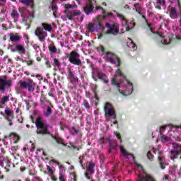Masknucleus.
Here are the masks:
<instances>
[{
	"instance_id": "774afa93",
	"label": "nucleus",
	"mask_w": 181,
	"mask_h": 181,
	"mask_svg": "<svg viewBox=\"0 0 181 181\" xmlns=\"http://www.w3.org/2000/svg\"><path fill=\"white\" fill-rule=\"evenodd\" d=\"M54 83L57 84V78L56 77L54 78Z\"/></svg>"
},
{
	"instance_id": "423d86ee",
	"label": "nucleus",
	"mask_w": 181,
	"mask_h": 181,
	"mask_svg": "<svg viewBox=\"0 0 181 181\" xmlns=\"http://www.w3.org/2000/svg\"><path fill=\"white\" fill-rule=\"evenodd\" d=\"M170 144L172 145V147L175 150H171L170 151V156L171 159H177L179 158V155H180V151H181V145L173 141L176 140L170 139H169Z\"/></svg>"
},
{
	"instance_id": "6ab92c4d",
	"label": "nucleus",
	"mask_w": 181,
	"mask_h": 181,
	"mask_svg": "<svg viewBox=\"0 0 181 181\" xmlns=\"http://www.w3.org/2000/svg\"><path fill=\"white\" fill-rule=\"evenodd\" d=\"M109 146L108 153H114V151L117 146V142L115 141H109Z\"/></svg>"
},
{
	"instance_id": "412c9836",
	"label": "nucleus",
	"mask_w": 181,
	"mask_h": 181,
	"mask_svg": "<svg viewBox=\"0 0 181 181\" xmlns=\"http://www.w3.org/2000/svg\"><path fill=\"white\" fill-rule=\"evenodd\" d=\"M4 112L6 114V119L11 122V121H12V118H13V115L12 114V112L9 109H5Z\"/></svg>"
},
{
	"instance_id": "c756f323",
	"label": "nucleus",
	"mask_w": 181,
	"mask_h": 181,
	"mask_svg": "<svg viewBox=\"0 0 181 181\" xmlns=\"http://www.w3.org/2000/svg\"><path fill=\"white\" fill-rule=\"evenodd\" d=\"M78 132H80V129L76 127H72V131L69 132L71 135H76V134H78Z\"/></svg>"
},
{
	"instance_id": "052dcab7",
	"label": "nucleus",
	"mask_w": 181,
	"mask_h": 181,
	"mask_svg": "<svg viewBox=\"0 0 181 181\" xmlns=\"http://www.w3.org/2000/svg\"><path fill=\"white\" fill-rule=\"evenodd\" d=\"M85 177H86V179L90 180V176H88V174L87 173H85Z\"/></svg>"
},
{
	"instance_id": "dca6fc26",
	"label": "nucleus",
	"mask_w": 181,
	"mask_h": 181,
	"mask_svg": "<svg viewBox=\"0 0 181 181\" xmlns=\"http://www.w3.org/2000/svg\"><path fill=\"white\" fill-rule=\"evenodd\" d=\"M8 36L11 42H12L13 43H16V42H19V40H21V39H22V36H21V34H19V33H11L8 34Z\"/></svg>"
},
{
	"instance_id": "338daca9",
	"label": "nucleus",
	"mask_w": 181,
	"mask_h": 181,
	"mask_svg": "<svg viewBox=\"0 0 181 181\" xmlns=\"http://www.w3.org/2000/svg\"><path fill=\"white\" fill-rule=\"evenodd\" d=\"M93 28V24H88V29H91Z\"/></svg>"
},
{
	"instance_id": "5fc2aeb1",
	"label": "nucleus",
	"mask_w": 181,
	"mask_h": 181,
	"mask_svg": "<svg viewBox=\"0 0 181 181\" xmlns=\"http://www.w3.org/2000/svg\"><path fill=\"white\" fill-rule=\"evenodd\" d=\"M97 11H98V9H102L103 10V13H105V10H104V8H103V7L99 6L96 8Z\"/></svg>"
},
{
	"instance_id": "4d7b16f0",
	"label": "nucleus",
	"mask_w": 181,
	"mask_h": 181,
	"mask_svg": "<svg viewBox=\"0 0 181 181\" xmlns=\"http://www.w3.org/2000/svg\"><path fill=\"white\" fill-rule=\"evenodd\" d=\"M33 180V181H42V180L39 177H35V180Z\"/></svg>"
},
{
	"instance_id": "4468645a",
	"label": "nucleus",
	"mask_w": 181,
	"mask_h": 181,
	"mask_svg": "<svg viewBox=\"0 0 181 181\" xmlns=\"http://www.w3.org/2000/svg\"><path fill=\"white\" fill-rule=\"evenodd\" d=\"M83 12L86 15H90L94 12V5L93 1H88L86 5L83 7Z\"/></svg>"
},
{
	"instance_id": "680f3d73",
	"label": "nucleus",
	"mask_w": 181,
	"mask_h": 181,
	"mask_svg": "<svg viewBox=\"0 0 181 181\" xmlns=\"http://www.w3.org/2000/svg\"><path fill=\"white\" fill-rule=\"evenodd\" d=\"M61 1H66V0H61ZM59 1V0H52V4H57V2Z\"/></svg>"
},
{
	"instance_id": "09e8293b",
	"label": "nucleus",
	"mask_w": 181,
	"mask_h": 181,
	"mask_svg": "<svg viewBox=\"0 0 181 181\" xmlns=\"http://www.w3.org/2000/svg\"><path fill=\"white\" fill-rule=\"evenodd\" d=\"M18 149H19V147L14 146H11V151L13 152H16V151H18Z\"/></svg>"
},
{
	"instance_id": "20e7f679",
	"label": "nucleus",
	"mask_w": 181,
	"mask_h": 181,
	"mask_svg": "<svg viewBox=\"0 0 181 181\" xmlns=\"http://www.w3.org/2000/svg\"><path fill=\"white\" fill-rule=\"evenodd\" d=\"M148 28H149L150 30L153 32V33H156L158 36V40H160L162 45H170V43L176 42V40H179L180 39L179 36L176 35L175 37L173 35L165 36L163 34L159 32H153L152 31V25L151 24L147 23Z\"/></svg>"
},
{
	"instance_id": "e2e57ef3",
	"label": "nucleus",
	"mask_w": 181,
	"mask_h": 181,
	"mask_svg": "<svg viewBox=\"0 0 181 181\" xmlns=\"http://www.w3.org/2000/svg\"><path fill=\"white\" fill-rule=\"evenodd\" d=\"M130 43L132 44L133 46H136V45L135 44V42H134V41H132V40L129 39Z\"/></svg>"
},
{
	"instance_id": "58836bf2",
	"label": "nucleus",
	"mask_w": 181,
	"mask_h": 181,
	"mask_svg": "<svg viewBox=\"0 0 181 181\" xmlns=\"http://www.w3.org/2000/svg\"><path fill=\"white\" fill-rule=\"evenodd\" d=\"M49 49L52 53H56V52H57V48L54 46H49Z\"/></svg>"
},
{
	"instance_id": "aec40b11",
	"label": "nucleus",
	"mask_w": 181,
	"mask_h": 181,
	"mask_svg": "<svg viewBox=\"0 0 181 181\" xmlns=\"http://www.w3.org/2000/svg\"><path fill=\"white\" fill-rule=\"evenodd\" d=\"M97 76L100 80H102V81L105 83V84L108 83V78L105 74L103 72H97Z\"/></svg>"
},
{
	"instance_id": "bb28decb",
	"label": "nucleus",
	"mask_w": 181,
	"mask_h": 181,
	"mask_svg": "<svg viewBox=\"0 0 181 181\" xmlns=\"http://www.w3.org/2000/svg\"><path fill=\"white\" fill-rule=\"evenodd\" d=\"M51 136L54 139V141H56V142H57V144H63V139L57 136H54V134H51Z\"/></svg>"
},
{
	"instance_id": "c03bdc74",
	"label": "nucleus",
	"mask_w": 181,
	"mask_h": 181,
	"mask_svg": "<svg viewBox=\"0 0 181 181\" xmlns=\"http://www.w3.org/2000/svg\"><path fill=\"white\" fill-rule=\"evenodd\" d=\"M83 159H84V156L79 157V163L81 164V168H83V169H84V166L83 165Z\"/></svg>"
},
{
	"instance_id": "2f4dec72",
	"label": "nucleus",
	"mask_w": 181,
	"mask_h": 181,
	"mask_svg": "<svg viewBox=\"0 0 181 181\" xmlns=\"http://www.w3.org/2000/svg\"><path fill=\"white\" fill-rule=\"evenodd\" d=\"M72 13V15L74 16H80L81 15V11L80 10H74L71 11Z\"/></svg>"
},
{
	"instance_id": "a18cd8bd",
	"label": "nucleus",
	"mask_w": 181,
	"mask_h": 181,
	"mask_svg": "<svg viewBox=\"0 0 181 181\" xmlns=\"http://www.w3.org/2000/svg\"><path fill=\"white\" fill-rule=\"evenodd\" d=\"M24 39H25V43H27V46H29V36L27 34L24 35Z\"/></svg>"
},
{
	"instance_id": "39448f33",
	"label": "nucleus",
	"mask_w": 181,
	"mask_h": 181,
	"mask_svg": "<svg viewBox=\"0 0 181 181\" xmlns=\"http://www.w3.org/2000/svg\"><path fill=\"white\" fill-rule=\"evenodd\" d=\"M104 111L106 119H117V113L115 112V109L114 106L110 103H106L104 105Z\"/></svg>"
},
{
	"instance_id": "0eeeda50",
	"label": "nucleus",
	"mask_w": 181,
	"mask_h": 181,
	"mask_svg": "<svg viewBox=\"0 0 181 181\" xmlns=\"http://www.w3.org/2000/svg\"><path fill=\"white\" fill-rule=\"evenodd\" d=\"M37 127V134L45 135L47 134L48 135H52L50 132H49V124L45 123L43 121H41L40 119H37L36 122Z\"/></svg>"
},
{
	"instance_id": "ea45409f",
	"label": "nucleus",
	"mask_w": 181,
	"mask_h": 181,
	"mask_svg": "<svg viewBox=\"0 0 181 181\" xmlns=\"http://www.w3.org/2000/svg\"><path fill=\"white\" fill-rule=\"evenodd\" d=\"M47 170L49 172V175H53L54 171L53 169L52 168V167L47 165Z\"/></svg>"
},
{
	"instance_id": "8fccbe9b",
	"label": "nucleus",
	"mask_w": 181,
	"mask_h": 181,
	"mask_svg": "<svg viewBox=\"0 0 181 181\" xmlns=\"http://www.w3.org/2000/svg\"><path fill=\"white\" fill-rule=\"evenodd\" d=\"M98 26H99V28H101V29L104 30L105 28L104 25H103V23H101V21H98Z\"/></svg>"
},
{
	"instance_id": "ddd939ff",
	"label": "nucleus",
	"mask_w": 181,
	"mask_h": 181,
	"mask_svg": "<svg viewBox=\"0 0 181 181\" xmlns=\"http://www.w3.org/2000/svg\"><path fill=\"white\" fill-rule=\"evenodd\" d=\"M8 49L12 52H17L18 54H25L26 53V49L23 46H8Z\"/></svg>"
},
{
	"instance_id": "b1692460",
	"label": "nucleus",
	"mask_w": 181,
	"mask_h": 181,
	"mask_svg": "<svg viewBox=\"0 0 181 181\" xmlns=\"http://www.w3.org/2000/svg\"><path fill=\"white\" fill-rule=\"evenodd\" d=\"M95 167V164H94L93 163H90L87 168V171L90 174L94 173Z\"/></svg>"
},
{
	"instance_id": "0e129e2a",
	"label": "nucleus",
	"mask_w": 181,
	"mask_h": 181,
	"mask_svg": "<svg viewBox=\"0 0 181 181\" xmlns=\"http://www.w3.org/2000/svg\"><path fill=\"white\" fill-rule=\"evenodd\" d=\"M16 112V114H21V110H19V108H17Z\"/></svg>"
},
{
	"instance_id": "79ce46f5",
	"label": "nucleus",
	"mask_w": 181,
	"mask_h": 181,
	"mask_svg": "<svg viewBox=\"0 0 181 181\" xmlns=\"http://www.w3.org/2000/svg\"><path fill=\"white\" fill-rule=\"evenodd\" d=\"M59 181H66V176H64V174L59 175Z\"/></svg>"
},
{
	"instance_id": "72a5a7b5",
	"label": "nucleus",
	"mask_w": 181,
	"mask_h": 181,
	"mask_svg": "<svg viewBox=\"0 0 181 181\" xmlns=\"http://www.w3.org/2000/svg\"><path fill=\"white\" fill-rule=\"evenodd\" d=\"M83 104L84 107H85L87 110H90V103H88V102L87 101V100H84Z\"/></svg>"
},
{
	"instance_id": "c9c22d12",
	"label": "nucleus",
	"mask_w": 181,
	"mask_h": 181,
	"mask_svg": "<svg viewBox=\"0 0 181 181\" xmlns=\"http://www.w3.org/2000/svg\"><path fill=\"white\" fill-rule=\"evenodd\" d=\"M134 8H136V12H138L139 14H141V7L139 6V3L134 4Z\"/></svg>"
},
{
	"instance_id": "393cba45",
	"label": "nucleus",
	"mask_w": 181,
	"mask_h": 181,
	"mask_svg": "<svg viewBox=\"0 0 181 181\" xmlns=\"http://www.w3.org/2000/svg\"><path fill=\"white\" fill-rule=\"evenodd\" d=\"M8 101H9V95L3 96L0 99V104L1 105H4L6 104V103H8Z\"/></svg>"
},
{
	"instance_id": "f704fd0d",
	"label": "nucleus",
	"mask_w": 181,
	"mask_h": 181,
	"mask_svg": "<svg viewBox=\"0 0 181 181\" xmlns=\"http://www.w3.org/2000/svg\"><path fill=\"white\" fill-rule=\"evenodd\" d=\"M54 66L58 69H60V62H59L56 58H54Z\"/></svg>"
},
{
	"instance_id": "f257e3e1",
	"label": "nucleus",
	"mask_w": 181,
	"mask_h": 181,
	"mask_svg": "<svg viewBox=\"0 0 181 181\" xmlns=\"http://www.w3.org/2000/svg\"><path fill=\"white\" fill-rule=\"evenodd\" d=\"M112 84L119 88V91L122 95H131L132 91H134L132 83L127 80V78L119 69L115 71V76L112 79Z\"/></svg>"
},
{
	"instance_id": "603ef678",
	"label": "nucleus",
	"mask_w": 181,
	"mask_h": 181,
	"mask_svg": "<svg viewBox=\"0 0 181 181\" xmlns=\"http://www.w3.org/2000/svg\"><path fill=\"white\" fill-rule=\"evenodd\" d=\"M132 25H133V27H131V28L127 27V28H126L127 31L128 30H131V29H132V28H135V23H132Z\"/></svg>"
},
{
	"instance_id": "864d4df0",
	"label": "nucleus",
	"mask_w": 181,
	"mask_h": 181,
	"mask_svg": "<svg viewBox=\"0 0 181 181\" xmlns=\"http://www.w3.org/2000/svg\"><path fill=\"white\" fill-rule=\"evenodd\" d=\"M65 8L66 9H70V8H72L71 4H66L65 5Z\"/></svg>"
},
{
	"instance_id": "c85d7f7f",
	"label": "nucleus",
	"mask_w": 181,
	"mask_h": 181,
	"mask_svg": "<svg viewBox=\"0 0 181 181\" xmlns=\"http://www.w3.org/2000/svg\"><path fill=\"white\" fill-rule=\"evenodd\" d=\"M9 138H14L13 144H17L18 141H19V137L16 134H11Z\"/></svg>"
},
{
	"instance_id": "6e6d98bb",
	"label": "nucleus",
	"mask_w": 181,
	"mask_h": 181,
	"mask_svg": "<svg viewBox=\"0 0 181 181\" xmlns=\"http://www.w3.org/2000/svg\"><path fill=\"white\" fill-rule=\"evenodd\" d=\"M48 95H49V97H54V95L53 94V93L52 91H49L48 93Z\"/></svg>"
},
{
	"instance_id": "7c9ffc66",
	"label": "nucleus",
	"mask_w": 181,
	"mask_h": 181,
	"mask_svg": "<svg viewBox=\"0 0 181 181\" xmlns=\"http://www.w3.org/2000/svg\"><path fill=\"white\" fill-rule=\"evenodd\" d=\"M97 50L100 53V54H104L105 53V49L103 46L98 47Z\"/></svg>"
},
{
	"instance_id": "69168bd1",
	"label": "nucleus",
	"mask_w": 181,
	"mask_h": 181,
	"mask_svg": "<svg viewBox=\"0 0 181 181\" xmlns=\"http://www.w3.org/2000/svg\"><path fill=\"white\" fill-rule=\"evenodd\" d=\"M25 170H26L25 167L21 168V172H25Z\"/></svg>"
},
{
	"instance_id": "a878e982",
	"label": "nucleus",
	"mask_w": 181,
	"mask_h": 181,
	"mask_svg": "<svg viewBox=\"0 0 181 181\" xmlns=\"http://www.w3.org/2000/svg\"><path fill=\"white\" fill-rule=\"evenodd\" d=\"M53 12V15L56 18L57 15V11L59 9V7H57V6H56V4H53V1H52V6H51Z\"/></svg>"
},
{
	"instance_id": "4be33fe9",
	"label": "nucleus",
	"mask_w": 181,
	"mask_h": 181,
	"mask_svg": "<svg viewBox=\"0 0 181 181\" xmlns=\"http://www.w3.org/2000/svg\"><path fill=\"white\" fill-rule=\"evenodd\" d=\"M170 17L171 19H177V11L176 10V8H171L170 11Z\"/></svg>"
},
{
	"instance_id": "a19ab883",
	"label": "nucleus",
	"mask_w": 181,
	"mask_h": 181,
	"mask_svg": "<svg viewBox=\"0 0 181 181\" xmlns=\"http://www.w3.org/2000/svg\"><path fill=\"white\" fill-rule=\"evenodd\" d=\"M66 18L69 19V21H73V18H74V16H73V13H67L66 14Z\"/></svg>"
},
{
	"instance_id": "3c124183",
	"label": "nucleus",
	"mask_w": 181,
	"mask_h": 181,
	"mask_svg": "<svg viewBox=\"0 0 181 181\" xmlns=\"http://www.w3.org/2000/svg\"><path fill=\"white\" fill-rule=\"evenodd\" d=\"M16 60L17 62H23V59H22L21 57H17L16 58Z\"/></svg>"
},
{
	"instance_id": "f3484780",
	"label": "nucleus",
	"mask_w": 181,
	"mask_h": 181,
	"mask_svg": "<svg viewBox=\"0 0 181 181\" xmlns=\"http://www.w3.org/2000/svg\"><path fill=\"white\" fill-rule=\"evenodd\" d=\"M21 4L30 6L32 11H35V0H20Z\"/></svg>"
},
{
	"instance_id": "e433bc0d",
	"label": "nucleus",
	"mask_w": 181,
	"mask_h": 181,
	"mask_svg": "<svg viewBox=\"0 0 181 181\" xmlns=\"http://www.w3.org/2000/svg\"><path fill=\"white\" fill-rule=\"evenodd\" d=\"M91 89L93 91L95 94V97H97V85H92L91 86Z\"/></svg>"
},
{
	"instance_id": "9b49d317",
	"label": "nucleus",
	"mask_w": 181,
	"mask_h": 181,
	"mask_svg": "<svg viewBox=\"0 0 181 181\" xmlns=\"http://www.w3.org/2000/svg\"><path fill=\"white\" fill-rule=\"evenodd\" d=\"M106 28L107 30L106 31V35H113L116 36L119 33V28L115 24H110V23H106Z\"/></svg>"
},
{
	"instance_id": "a211bd4d",
	"label": "nucleus",
	"mask_w": 181,
	"mask_h": 181,
	"mask_svg": "<svg viewBox=\"0 0 181 181\" xmlns=\"http://www.w3.org/2000/svg\"><path fill=\"white\" fill-rule=\"evenodd\" d=\"M46 103L48 105H47V109L44 111V115L47 117L52 115V108H53V106L52 105V103H50V102L46 101Z\"/></svg>"
},
{
	"instance_id": "5701e85b",
	"label": "nucleus",
	"mask_w": 181,
	"mask_h": 181,
	"mask_svg": "<svg viewBox=\"0 0 181 181\" xmlns=\"http://www.w3.org/2000/svg\"><path fill=\"white\" fill-rule=\"evenodd\" d=\"M50 162H52L53 163H57V165L58 166H59V175H64V166L60 165V163H59V161L56 160H51Z\"/></svg>"
},
{
	"instance_id": "4c0bfd02",
	"label": "nucleus",
	"mask_w": 181,
	"mask_h": 181,
	"mask_svg": "<svg viewBox=\"0 0 181 181\" xmlns=\"http://www.w3.org/2000/svg\"><path fill=\"white\" fill-rule=\"evenodd\" d=\"M114 135H115V136L117 138V139H119V141L121 144V142H122V140L121 139V134L117 132H115Z\"/></svg>"
},
{
	"instance_id": "f8f14e48",
	"label": "nucleus",
	"mask_w": 181,
	"mask_h": 181,
	"mask_svg": "<svg viewBox=\"0 0 181 181\" xmlns=\"http://www.w3.org/2000/svg\"><path fill=\"white\" fill-rule=\"evenodd\" d=\"M20 86L21 88H28L29 93H33L35 91V83L33 81H20Z\"/></svg>"
},
{
	"instance_id": "cd10ccee",
	"label": "nucleus",
	"mask_w": 181,
	"mask_h": 181,
	"mask_svg": "<svg viewBox=\"0 0 181 181\" xmlns=\"http://www.w3.org/2000/svg\"><path fill=\"white\" fill-rule=\"evenodd\" d=\"M118 18H119L123 22H124V26H127L128 25V21L127 18H125V16L121 13H117Z\"/></svg>"
},
{
	"instance_id": "bf43d9fd",
	"label": "nucleus",
	"mask_w": 181,
	"mask_h": 181,
	"mask_svg": "<svg viewBox=\"0 0 181 181\" xmlns=\"http://www.w3.org/2000/svg\"><path fill=\"white\" fill-rule=\"evenodd\" d=\"M9 167H10V166L7 165L4 168L6 172H8V171L9 170Z\"/></svg>"
},
{
	"instance_id": "7ed1b4c3",
	"label": "nucleus",
	"mask_w": 181,
	"mask_h": 181,
	"mask_svg": "<svg viewBox=\"0 0 181 181\" xmlns=\"http://www.w3.org/2000/svg\"><path fill=\"white\" fill-rule=\"evenodd\" d=\"M157 155L158 156V162L162 169H165L166 166H168V163H166V160H165V154L163 153V151L156 149L155 148H153L151 151H148L147 153V157L149 160H153V154Z\"/></svg>"
},
{
	"instance_id": "473e14b6",
	"label": "nucleus",
	"mask_w": 181,
	"mask_h": 181,
	"mask_svg": "<svg viewBox=\"0 0 181 181\" xmlns=\"http://www.w3.org/2000/svg\"><path fill=\"white\" fill-rule=\"evenodd\" d=\"M11 16L12 18H18L19 16V13H18V11L13 9L11 12Z\"/></svg>"
},
{
	"instance_id": "f03ea898",
	"label": "nucleus",
	"mask_w": 181,
	"mask_h": 181,
	"mask_svg": "<svg viewBox=\"0 0 181 181\" xmlns=\"http://www.w3.org/2000/svg\"><path fill=\"white\" fill-rule=\"evenodd\" d=\"M53 27L49 23H42L41 26L36 28L35 35L40 42H45L47 37V32H52Z\"/></svg>"
},
{
	"instance_id": "6e6552de",
	"label": "nucleus",
	"mask_w": 181,
	"mask_h": 181,
	"mask_svg": "<svg viewBox=\"0 0 181 181\" xmlns=\"http://www.w3.org/2000/svg\"><path fill=\"white\" fill-rule=\"evenodd\" d=\"M12 87V81L6 80V76L0 77V93L4 94L6 91V88H11Z\"/></svg>"
},
{
	"instance_id": "2eb2a0df",
	"label": "nucleus",
	"mask_w": 181,
	"mask_h": 181,
	"mask_svg": "<svg viewBox=\"0 0 181 181\" xmlns=\"http://www.w3.org/2000/svg\"><path fill=\"white\" fill-rule=\"evenodd\" d=\"M68 78L73 86H76L78 83V78L70 70L68 71Z\"/></svg>"
},
{
	"instance_id": "13d9d810",
	"label": "nucleus",
	"mask_w": 181,
	"mask_h": 181,
	"mask_svg": "<svg viewBox=\"0 0 181 181\" xmlns=\"http://www.w3.org/2000/svg\"><path fill=\"white\" fill-rule=\"evenodd\" d=\"M45 64H46L47 67H49V68L52 67V66H50V63H49V62H46Z\"/></svg>"
},
{
	"instance_id": "37998d69",
	"label": "nucleus",
	"mask_w": 181,
	"mask_h": 181,
	"mask_svg": "<svg viewBox=\"0 0 181 181\" xmlns=\"http://www.w3.org/2000/svg\"><path fill=\"white\" fill-rule=\"evenodd\" d=\"M138 49L137 46H132V47H128V50H132V52H135Z\"/></svg>"
},
{
	"instance_id": "1a4fd4ad",
	"label": "nucleus",
	"mask_w": 181,
	"mask_h": 181,
	"mask_svg": "<svg viewBox=\"0 0 181 181\" xmlns=\"http://www.w3.org/2000/svg\"><path fill=\"white\" fill-rule=\"evenodd\" d=\"M105 59L107 62H110L112 64H115V66H119V64H121L119 58L112 52H107Z\"/></svg>"
},
{
	"instance_id": "de8ad7c7",
	"label": "nucleus",
	"mask_w": 181,
	"mask_h": 181,
	"mask_svg": "<svg viewBox=\"0 0 181 181\" xmlns=\"http://www.w3.org/2000/svg\"><path fill=\"white\" fill-rule=\"evenodd\" d=\"M29 175L30 176H33L34 179H36V177H37V175H36V173H35V172L30 170L29 171Z\"/></svg>"
},
{
	"instance_id": "9d476101",
	"label": "nucleus",
	"mask_w": 181,
	"mask_h": 181,
	"mask_svg": "<svg viewBox=\"0 0 181 181\" xmlns=\"http://www.w3.org/2000/svg\"><path fill=\"white\" fill-rule=\"evenodd\" d=\"M69 61L75 66H81V59H80V54L76 51H72L69 57Z\"/></svg>"
},
{
	"instance_id": "49530a36",
	"label": "nucleus",
	"mask_w": 181,
	"mask_h": 181,
	"mask_svg": "<svg viewBox=\"0 0 181 181\" xmlns=\"http://www.w3.org/2000/svg\"><path fill=\"white\" fill-rule=\"evenodd\" d=\"M157 4H158V5H165V4H166V2L165 1V0H156Z\"/></svg>"
}]
</instances>
